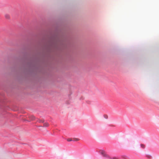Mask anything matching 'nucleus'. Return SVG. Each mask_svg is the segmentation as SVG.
Listing matches in <instances>:
<instances>
[{
	"label": "nucleus",
	"instance_id": "f257e3e1",
	"mask_svg": "<svg viewBox=\"0 0 159 159\" xmlns=\"http://www.w3.org/2000/svg\"><path fill=\"white\" fill-rule=\"evenodd\" d=\"M100 153L102 156L103 157L108 159H111V157L108 155L106 152L103 150H101L99 151Z\"/></svg>",
	"mask_w": 159,
	"mask_h": 159
},
{
	"label": "nucleus",
	"instance_id": "f03ea898",
	"mask_svg": "<svg viewBox=\"0 0 159 159\" xmlns=\"http://www.w3.org/2000/svg\"><path fill=\"white\" fill-rule=\"evenodd\" d=\"M30 121H33L35 120V117L33 116H29Z\"/></svg>",
	"mask_w": 159,
	"mask_h": 159
},
{
	"label": "nucleus",
	"instance_id": "7ed1b4c3",
	"mask_svg": "<svg viewBox=\"0 0 159 159\" xmlns=\"http://www.w3.org/2000/svg\"><path fill=\"white\" fill-rule=\"evenodd\" d=\"M80 140V139L78 138H74L73 139V141H78Z\"/></svg>",
	"mask_w": 159,
	"mask_h": 159
},
{
	"label": "nucleus",
	"instance_id": "20e7f679",
	"mask_svg": "<svg viewBox=\"0 0 159 159\" xmlns=\"http://www.w3.org/2000/svg\"><path fill=\"white\" fill-rule=\"evenodd\" d=\"M49 125V124L48 123L45 122L43 124V126L45 127H48Z\"/></svg>",
	"mask_w": 159,
	"mask_h": 159
},
{
	"label": "nucleus",
	"instance_id": "39448f33",
	"mask_svg": "<svg viewBox=\"0 0 159 159\" xmlns=\"http://www.w3.org/2000/svg\"><path fill=\"white\" fill-rule=\"evenodd\" d=\"M140 146H141V148H144L145 147V146L143 144H140Z\"/></svg>",
	"mask_w": 159,
	"mask_h": 159
},
{
	"label": "nucleus",
	"instance_id": "423d86ee",
	"mask_svg": "<svg viewBox=\"0 0 159 159\" xmlns=\"http://www.w3.org/2000/svg\"><path fill=\"white\" fill-rule=\"evenodd\" d=\"M5 17L7 19H9L10 18V16L8 15H6Z\"/></svg>",
	"mask_w": 159,
	"mask_h": 159
},
{
	"label": "nucleus",
	"instance_id": "0eeeda50",
	"mask_svg": "<svg viewBox=\"0 0 159 159\" xmlns=\"http://www.w3.org/2000/svg\"><path fill=\"white\" fill-rule=\"evenodd\" d=\"M67 140L68 142H70L73 141V139L72 138H69L67 139Z\"/></svg>",
	"mask_w": 159,
	"mask_h": 159
},
{
	"label": "nucleus",
	"instance_id": "6e6552de",
	"mask_svg": "<svg viewBox=\"0 0 159 159\" xmlns=\"http://www.w3.org/2000/svg\"><path fill=\"white\" fill-rule=\"evenodd\" d=\"M110 159H119V158L117 157H114L112 158H111Z\"/></svg>",
	"mask_w": 159,
	"mask_h": 159
},
{
	"label": "nucleus",
	"instance_id": "1a4fd4ad",
	"mask_svg": "<svg viewBox=\"0 0 159 159\" xmlns=\"http://www.w3.org/2000/svg\"><path fill=\"white\" fill-rule=\"evenodd\" d=\"M104 117L106 119H107L108 118V116L107 115H104Z\"/></svg>",
	"mask_w": 159,
	"mask_h": 159
},
{
	"label": "nucleus",
	"instance_id": "9d476101",
	"mask_svg": "<svg viewBox=\"0 0 159 159\" xmlns=\"http://www.w3.org/2000/svg\"><path fill=\"white\" fill-rule=\"evenodd\" d=\"M39 122L40 123H43V120H38Z\"/></svg>",
	"mask_w": 159,
	"mask_h": 159
},
{
	"label": "nucleus",
	"instance_id": "9b49d317",
	"mask_svg": "<svg viewBox=\"0 0 159 159\" xmlns=\"http://www.w3.org/2000/svg\"><path fill=\"white\" fill-rule=\"evenodd\" d=\"M147 157L148 158H150L151 157V156H150V155H148L147 156Z\"/></svg>",
	"mask_w": 159,
	"mask_h": 159
}]
</instances>
